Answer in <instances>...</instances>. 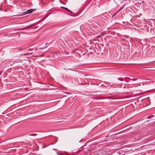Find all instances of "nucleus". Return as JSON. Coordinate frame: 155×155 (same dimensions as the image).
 <instances>
[{"label": "nucleus", "mask_w": 155, "mask_h": 155, "mask_svg": "<svg viewBox=\"0 0 155 155\" xmlns=\"http://www.w3.org/2000/svg\"><path fill=\"white\" fill-rule=\"evenodd\" d=\"M35 10L34 9H30L28 10L27 11L22 12L21 13H20L19 14L16 15V16H21L22 15H26L27 14H29L30 13H32L33 11Z\"/></svg>", "instance_id": "1"}, {"label": "nucleus", "mask_w": 155, "mask_h": 155, "mask_svg": "<svg viewBox=\"0 0 155 155\" xmlns=\"http://www.w3.org/2000/svg\"><path fill=\"white\" fill-rule=\"evenodd\" d=\"M125 153V152L122 150H117V155H123Z\"/></svg>", "instance_id": "2"}, {"label": "nucleus", "mask_w": 155, "mask_h": 155, "mask_svg": "<svg viewBox=\"0 0 155 155\" xmlns=\"http://www.w3.org/2000/svg\"><path fill=\"white\" fill-rule=\"evenodd\" d=\"M61 8H63L64 9H65L66 10L72 13V12L71 11H70V10H69L67 8H66L65 7H61Z\"/></svg>", "instance_id": "3"}, {"label": "nucleus", "mask_w": 155, "mask_h": 155, "mask_svg": "<svg viewBox=\"0 0 155 155\" xmlns=\"http://www.w3.org/2000/svg\"><path fill=\"white\" fill-rule=\"evenodd\" d=\"M33 53H32V52L30 53H24V54H23L22 55H29V54H32Z\"/></svg>", "instance_id": "4"}, {"label": "nucleus", "mask_w": 155, "mask_h": 155, "mask_svg": "<svg viewBox=\"0 0 155 155\" xmlns=\"http://www.w3.org/2000/svg\"><path fill=\"white\" fill-rule=\"evenodd\" d=\"M27 27H25V28H21V29H19L18 30H24V29H26L27 28Z\"/></svg>", "instance_id": "5"}, {"label": "nucleus", "mask_w": 155, "mask_h": 155, "mask_svg": "<svg viewBox=\"0 0 155 155\" xmlns=\"http://www.w3.org/2000/svg\"><path fill=\"white\" fill-rule=\"evenodd\" d=\"M35 134H29V136H33V135H35Z\"/></svg>", "instance_id": "6"}, {"label": "nucleus", "mask_w": 155, "mask_h": 155, "mask_svg": "<svg viewBox=\"0 0 155 155\" xmlns=\"http://www.w3.org/2000/svg\"><path fill=\"white\" fill-rule=\"evenodd\" d=\"M120 81L119 80H118V81H117V83H120Z\"/></svg>", "instance_id": "7"}, {"label": "nucleus", "mask_w": 155, "mask_h": 155, "mask_svg": "<svg viewBox=\"0 0 155 155\" xmlns=\"http://www.w3.org/2000/svg\"><path fill=\"white\" fill-rule=\"evenodd\" d=\"M120 9H121V8L119 9V10L117 11V13L119 11H120Z\"/></svg>", "instance_id": "8"}, {"label": "nucleus", "mask_w": 155, "mask_h": 155, "mask_svg": "<svg viewBox=\"0 0 155 155\" xmlns=\"http://www.w3.org/2000/svg\"><path fill=\"white\" fill-rule=\"evenodd\" d=\"M43 49V48H40L39 49V50H40V49Z\"/></svg>", "instance_id": "9"}, {"label": "nucleus", "mask_w": 155, "mask_h": 155, "mask_svg": "<svg viewBox=\"0 0 155 155\" xmlns=\"http://www.w3.org/2000/svg\"><path fill=\"white\" fill-rule=\"evenodd\" d=\"M28 50L29 51H30L31 50V49H28Z\"/></svg>", "instance_id": "10"}, {"label": "nucleus", "mask_w": 155, "mask_h": 155, "mask_svg": "<svg viewBox=\"0 0 155 155\" xmlns=\"http://www.w3.org/2000/svg\"><path fill=\"white\" fill-rule=\"evenodd\" d=\"M119 98H117V99H119Z\"/></svg>", "instance_id": "11"}, {"label": "nucleus", "mask_w": 155, "mask_h": 155, "mask_svg": "<svg viewBox=\"0 0 155 155\" xmlns=\"http://www.w3.org/2000/svg\"><path fill=\"white\" fill-rule=\"evenodd\" d=\"M116 14V12H115V14H114V15H115Z\"/></svg>", "instance_id": "12"}, {"label": "nucleus", "mask_w": 155, "mask_h": 155, "mask_svg": "<svg viewBox=\"0 0 155 155\" xmlns=\"http://www.w3.org/2000/svg\"><path fill=\"white\" fill-rule=\"evenodd\" d=\"M66 94H68V92H66Z\"/></svg>", "instance_id": "13"}, {"label": "nucleus", "mask_w": 155, "mask_h": 155, "mask_svg": "<svg viewBox=\"0 0 155 155\" xmlns=\"http://www.w3.org/2000/svg\"><path fill=\"white\" fill-rule=\"evenodd\" d=\"M1 73H0V75H1Z\"/></svg>", "instance_id": "14"}]
</instances>
